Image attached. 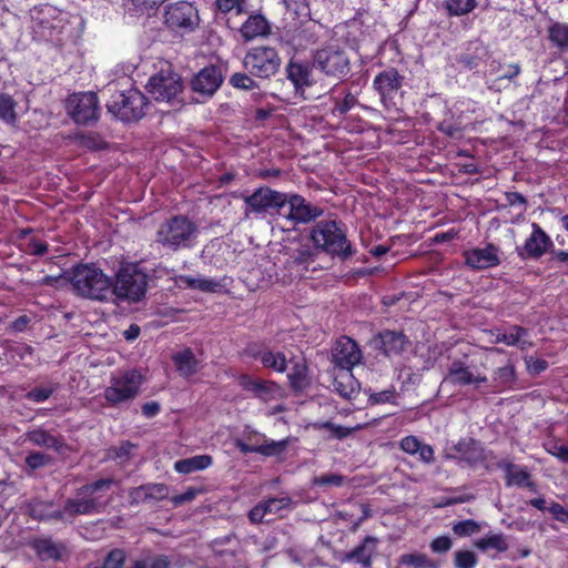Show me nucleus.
Segmentation results:
<instances>
[{"instance_id": "nucleus-36", "label": "nucleus", "mask_w": 568, "mask_h": 568, "mask_svg": "<svg viewBox=\"0 0 568 568\" xmlns=\"http://www.w3.org/2000/svg\"><path fill=\"white\" fill-rule=\"evenodd\" d=\"M475 547L484 552H504L508 549V542L503 534H490L477 539Z\"/></svg>"}, {"instance_id": "nucleus-52", "label": "nucleus", "mask_w": 568, "mask_h": 568, "mask_svg": "<svg viewBox=\"0 0 568 568\" xmlns=\"http://www.w3.org/2000/svg\"><path fill=\"white\" fill-rule=\"evenodd\" d=\"M318 428L327 429L331 433V436L337 439H342L352 434V428H346L339 425H335L331 422H325L318 425Z\"/></svg>"}, {"instance_id": "nucleus-40", "label": "nucleus", "mask_w": 568, "mask_h": 568, "mask_svg": "<svg viewBox=\"0 0 568 568\" xmlns=\"http://www.w3.org/2000/svg\"><path fill=\"white\" fill-rule=\"evenodd\" d=\"M516 379L515 366L511 363L499 367L493 373V383L495 387H510Z\"/></svg>"}, {"instance_id": "nucleus-25", "label": "nucleus", "mask_w": 568, "mask_h": 568, "mask_svg": "<svg viewBox=\"0 0 568 568\" xmlns=\"http://www.w3.org/2000/svg\"><path fill=\"white\" fill-rule=\"evenodd\" d=\"M176 284L181 288L199 290L204 293H217L223 288L221 281L204 276L180 275L176 277Z\"/></svg>"}, {"instance_id": "nucleus-64", "label": "nucleus", "mask_w": 568, "mask_h": 568, "mask_svg": "<svg viewBox=\"0 0 568 568\" xmlns=\"http://www.w3.org/2000/svg\"><path fill=\"white\" fill-rule=\"evenodd\" d=\"M28 252L34 255H43L47 252V244L39 240H32L28 245Z\"/></svg>"}, {"instance_id": "nucleus-33", "label": "nucleus", "mask_w": 568, "mask_h": 568, "mask_svg": "<svg viewBox=\"0 0 568 568\" xmlns=\"http://www.w3.org/2000/svg\"><path fill=\"white\" fill-rule=\"evenodd\" d=\"M548 40L559 53H568V24L555 22L549 26Z\"/></svg>"}, {"instance_id": "nucleus-43", "label": "nucleus", "mask_w": 568, "mask_h": 568, "mask_svg": "<svg viewBox=\"0 0 568 568\" xmlns=\"http://www.w3.org/2000/svg\"><path fill=\"white\" fill-rule=\"evenodd\" d=\"M475 7V0H445V8L452 16L467 14L473 11Z\"/></svg>"}, {"instance_id": "nucleus-28", "label": "nucleus", "mask_w": 568, "mask_h": 568, "mask_svg": "<svg viewBox=\"0 0 568 568\" xmlns=\"http://www.w3.org/2000/svg\"><path fill=\"white\" fill-rule=\"evenodd\" d=\"M495 338L493 342L495 343H504L508 346H516L520 349H526L531 346V343L528 341V332L527 329L520 326H511L508 331L501 332L497 331L494 334Z\"/></svg>"}, {"instance_id": "nucleus-46", "label": "nucleus", "mask_w": 568, "mask_h": 568, "mask_svg": "<svg viewBox=\"0 0 568 568\" xmlns=\"http://www.w3.org/2000/svg\"><path fill=\"white\" fill-rule=\"evenodd\" d=\"M477 562L476 554L470 550H458L455 552L456 568H475Z\"/></svg>"}, {"instance_id": "nucleus-49", "label": "nucleus", "mask_w": 568, "mask_h": 568, "mask_svg": "<svg viewBox=\"0 0 568 568\" xmlns=\"http://www.w3.org/2000/svg\"><path fill=\"white\" fill-rule=\"evenodd\" d=\"M204 490L202 488L189 487L183 494L175 495L171 498L173 506L178 507L190 503Z\"/></svg>"}, {"instance_id": "nucleus-45", "label": "nucleus", "mask_w": 568, "mask_h": 568, "mask_svg": "<svg viewBox=\"0 0 568 568\" xmlns=\"http://www.w3.org/2000/svg\"><path fill=\"white\" fill-rule=\"evenodd\" d=\"M453 531L459 537H467L477 534L480 530V525L471 519L458 521L453 525Z\"/></svg>"}, {"instance_id": "nucleus-38", "label": "nucleus", "mask_w": 568, "mask_h": 568, "mask_svg": "<svg viewBox=\"0 0 568 568\" xmlns=\"http://www.w3.org/2000/svg\"><path fill=\"white\" fill-rule=\"evenodd\" d=\"M398 564L405 568H437V565L425 554H404Z\"/></svg>"}, {"instance_id": "nucleus-21", "label": "nucleus", "mask_w": 568, "mask_h": 568, "mask_svg": "<svg viewBox=\"0 0 568 568\" xmlns=\"http://www.w3.org/2000/svg\"><path fill=\"white\" fill-rule=\"evenodd\" d=\"M286 203L290 206L287 219L295 223H308L322 215V210L313 206L298 194L286 195Z\"/></svg>"}, {"instance_id": "nucleus-19", "label": "nucleus", "mask_w": 568, "mask_h": 568, "mask_svg": "<svg viewBox=\"0 0 568 568\" xmlns=\"http://www.w3.org/2000/svg\"><path fill=\"white\" fill-rule=\"evenodd\" d=\"M403 83V77L394 68L378 73L373 82L375 90L379 93L382 102L387 105L398 92Z\"/></svg>"}, {"instance_id": "nucleus-1", "label": "nucleus", "mask_w": 568, "mask_h": 568, "mask_svg": "<svg viewBox=\"0 0 568 568\" xmlns=\"http://www.w3.org/2000/svg\"><path fill=\"white\" fill-rule=\"evenodd\" d=\"M112 479H99L78 489L75 496L67 500L63 508L52 503L34 501L31 505L32 517L40 520H69L79 515L101 513L109 503L105 493L110 490Z\"/></svg>"}, {"instance_id": "nucleus-48", "label": "nucleus", "mask_w": 568, "mask_h": 568, "mask_svg": "<svg viewBox=\"0 0 568 568\" xmlns=\"http://www.w3.org/2000/svg\"><path fill=\"white\" fill-rule=\"evenodd\" d=\"M230 83L241 90H254L257 88V83L247 74L245 73H234L230 78Z\"/></svg>"}, {"instance_id": "nucleus-30", "label": "nucleus", "mask_w": 568, "mask_h": 568, "mask_svg": "<svg viewBox=\"0 0 568 568\" xmlns=\"http://www.w3.org/2000/svg\"><path fill=\"white\" fill-rule=\"evenodd\" d=\"M172 359L179 374L184 377L194 375L200 368V362L190 348L174 354Z\"/></svg>"}, {"instance_id": "nucleus-11", "label": "nucleus", "mask_w": 568, "mask_h": 568, "mask_svg": "<svg viewBox=\"0 0 568 568\" xmlns=\"http://www.w3.org/2000/svg\"><path fill=\"white\" fill-rule=\"evenodd\" d=\"M141 386V375L136 371H128L118 376H112L110 385L104 390V398L112 405L133 399Z\"/></svg>"}, {"instance_id": "nucleus-50", "label": "nucleus", "mask_w": 568, "mask_h": 568, "mask_svg": "<svg viewBox=\"0 0 568 568\" xmlns=\"http://www.w3.org/2000/svg\"><path fill=\"white\" fill-rule=\"evenodd\" d=\"M50 460L51 458L49 455L39 452L31 453L26 457V464L31 469L44 467L50 463Z\"/></svg>"}, {"instance_id": "nucleus-16", "label": "nucleus", "mask_w": 568, "mask_h": 568, "mask_svg": "<svg viewBox=\"0 0 568 568\" xmlns=\"http://www.w3.org/2000/svg\"><path fill=\"white\" fill-rule=\"evenodd\" d=\"M239 385L252 396L267 403L282 397V388L272 381H263L250 375H242Z\"/></svg>"}, {"instance_id": "nucleus-35", "label": "nucleus", "mask_w": 568, "mask_h": 568, "mask_svg": "<svg viewBox=\"0 0 568 568\" xmlns=\"http://www.w3.org/2000/svg\"><path fill=\"white\" fill-rule=\"evenodd\" d=\"M252 356L258 358L264 367L272 368L275 372L283 373L287 368V361L282 352L263 349L258 353H252Z\"/></svg>"}, {"instance_id": "nucleus-42", "label": "nucleus", "mask_w": 568, "mask_h": 568, "mask_svg": "<svg viewBox=\"0 0 568 568\" xmlns=\"http://www.w3.org/2000/svg\"><path fill=\"white\" fill-rule=\"evenodd\" d=\"M237 447L243 453H261L266 456L280 454L285 448V442H271L261 446H250L244 443H239Z\"/></svg>"}, {"instance_id": "nucleus-34", "label": "nucleus", "mask_w": 568, "mask_h": 568, "mask_svg": "<svg viewBox=\"0 0 568 568\" xmlns=\"http://www.w3.org/2000/svg\"><path fill=\"white\" fill-rule=\"evenodd\" d=\"M212 465V457L209 455H197L175 462L174 469L180 474H191L206 469Z\"/></svg>"}, {"instance_id": "nucleus-23", "label": "nucleus", "mask_w": 568, "mask_h": 568, "mask_svg": "<svg viewBox=\"0 0 568 568\" xmlns=\"http://www.w3.org/2000/svg\"><path fill=\"white\" fill-rule=\"evenodd\" d=\"M291 505L288 497H274L261 501L248 513V519L253 524L262 523L268 515L282 516V511Z\"/></svg>"}, {"instance_id": "nucleus-60", "label": "nucleus", "mask_w": 568, "mask_h": 568, "mask_svg": "<svg viewBox=\"0 0 568 568\" xmlns=\"http://www.w3.org/2000/svg\"><path fill=\"white\" fill-rule=\"evenodd\" d=\"M548 511L555 519L568 524V509L562 507L560 504L551 501L549 504Z\"/></svg>"}, {"instance_id": "nucleus-18", "label": "nucleus", "mask_w": 568, "mask_h": 568, "mask_svg": "<svg viewBox=\"0 0 568 568\" xmlns=\"http://www.w3.org/2000/svg\"><path fill=\"white\" fill-rule=\"evenodd\" d=\"M362 359V352L349 337H341L333 351V361L338 368H353Z\"/></svg>"}, {"instance_id": "nucleus-8", "label": "nucleus", "mask_w": 568, "mask_h": 568, "mask_svg": "<svg viewBox=\"0 0 568 568\" xmlns=\"http://www.w3.org/2000/svg\"><path fill=\"white\" fill-rule=\"evenodd\" d=\"M30 17L33 31L45 40H54L68 23L67 14L51 4L33 7Z\"/></svg>"}, {"instance_id": "nucleus-6", "label": "nucleus", "mask_w": 568, "mask_h": 568, "mask_svg": "<svg viewBox=\"0 0 568 568\" xmlns=\"http://www.w3.org/2000/svg\"><path fill=\"white\" fill-rule=\"evenodd\" d=\"M312 241L317 248L338 256L352 255L351 244L335 221H321L312 230Z\"/></svg>"}, {"instance_id": "nucleus-63", "label": "nucleus", "mask_w": 568, "mask_h": 568, "mask_svg": "<svg viewBox=\"0 0 568 568\" xmlns=\"http://www.w3.org/2000/svg\"><path fill=\"white\" fill-rule=\"evenodd\" d=\"M417 454L419 456V459L426 464H430L434 460V449L430 445L422 443Z\"/></svg>"}, {"instance_id": "nucleus-57", "label": "nucleus", "mask_w": 568, "mask_h": 568, "mask_svg": "<svg viewBox=\"0 0 568 568\" xmlns=\"http://www.w3.org/2000/svg\"><path fill=\"white\" fill-rule=\"evenodd\" d=\"M546 449L552 456L559 458L560 460L568 462V447L558 442H549L546 445Z\"/></svg>"}, {"instance_id": "nucleus-7", "label": "nucleus", "mask_w": 568, "mask_h": 568, "mask_svg": "<svg viewBox=\"0 0 568 568\" xmlns=\"http://www.w3.org/2000/svg\"><path fill=\"white\" fill-rule=\"evenodd\" d=\"M146 97L138 89L116 92L106 103L109 112L121 121H136L145 114Z\"/></svg>"}, {"instance_id": "nucleus-22", "label": "nucleus", "mask_w": 568, "mask_h": 568, "mask_svg": "<svg viewBox=\"0 0 568 568\" xmlns=\"http://www.w3.org/2000/svg\"><path fill=\"white\" fill-rule=\"evenodd\" d=\"M531 227L532 232L525 241L519 254L526 257L538 258L552 246V241L537 223H532Z\"/></svg>"}, {"instance_id": "nucleus-20", "label": "nucleus", "mask_w": 568, "mask_h": 568, "mask_svg": "<svg viewBox=\"0 0 568 568\" xmlns=\"http://www.w3.org/2000/svg\"><path fill=\"white\" fill-rule=\"evenodd\" d=\"M222 83V74L214 65L205 67L199 71L191 81V88L202 97H211Z\"/></svg>"}, {"instance_id": "nucleus-47", "label": "nucleus", "mask_w": 568, "mask_h": 568, "mask_svg": "<svg viewBox=\"0 0 568 568\" xmlns=\"http://www.w3.org/2000/svg\"><path fill=\"white\" fill-rule=\"evenodd\" d=\"M126 556L125 552L121 549L111 550L102 565V568H123Z\"/></svg>"}, {"instance_id": "nucleus-51", "label": "nucleus", "mask_w": 568, "mask_h": 568, "mask_svg": "<svg viewBox=\"0 0 568 568\" xmlns=\"http://www.w3.org/2000/svg\"><path fill=\"white\" fill-rule=\"evenodd\" d=\"M345 477L338 474H326L314 479V484L317 486H335L339 487L344 485Z\"/></svg>"}, {"instance_id": "nucleus-44", "label": "nucleus", "mask_w": 568, "mask_h": 568, "mask_svg": "<svg viewBox=\"0 0 568 568\" xmlns=\"http://www.w3.org/2000/svg\"><path fill=\"white\" fill-rule=\"evenodd\" d=\"M37 550H38V554L43 559H49V558L58 559L62 555L61 547L53 544L51 540H47V539L39 540L37 542Z\"/></svg>"}, {"instance_id": "nucleus-54", "label": "nucleus", "mask_w": 568, "mask_h": 568, "mask_svg": "<svg viewBox=\"0 0 568 568\" xmlns=\"http://www.w3.org/2000/svg\"><path fill=\"white\" fill-rule=\"evenodd\" d=\"M244 1L245 0H216L215 3L217 9L223 13H227L231 11L241 13Z\"/></svg>"}, {"instance_id": "nucleus-2", "label": "nucleus", "mask_w": 568, "mask_h": 568, "mask_svg": "<svg viewBox=\"0 0 568 568\" xmlns=\"http://www.w3.org/2000/svg\"><path fill=\"white\" fill-rule=\"evenodd\" d=\"M70 282L74 292L85 298L104 301L112 294V280L92 264L77 265Z\"/></svg>"}, {"instance_id": "nucleus-9", "label": "nucleus", "mask_w": 568, "mask_h": 568, "mask_svg": "<svg viewBox=\"0 0 568 568\" xmlns=\"http://www.w3.org/2000/svg\"><path fill=\"white\" fill-rule=\"evenodd\" d=\"M164 23L175 32L190 33L200 24L199 10L189 1L171 2L164 10Z\"/></svg>"}, {"instance_id": "nucleus-39", "label": "nucleus", "mask_w": 568, "mask_h": 568, "mask_svg": "<svg viewBox=\"0 0 568 568\" xmlns=\"http://www.w3.org/2000/svg\"><path fill=\"white\" fill-rule=\"evenodd\" d=\"M287 378L291 386L296 390L304 389L307 386V367L303 359L293 364L290 373L287 374Z\"/></svg>"}, {"instance_id": "nucleus-56", "label": "nucleus", "mask_w": 568, "mask_h": 568, "mask_svg": "<svg viewBox=\"0 0 568 568\" xmlns=\"http://www.w3.org/2000/svg\"><path fill=\"white\" fill-rule=\"evenodd\" d=\"M146 494L149 499H158L161 500L168 496L169 488L164 484H148Z\"/></svg>"}, {"instance_id": "nucleus-53", "label": "nucleus", "mask_w": 568, "mask_h": 568, "mask_svg": "<svg viewBox=\"0 0 568 568\" xmlns=\"http://www.w3.org/2000/svg\"><path fill=\"white\" fill-rule=\"evenodd\" d=\"M357 99L352 93H346L342 101H336L333 113L345 114L355 106Z\"/></svg>"}, {"instance_id": "nucleus-41", "label": "nucleus", "mask_w": 568, "mask_h": 568, "mask_svg": "<svg viewBox=\"0 0 568 568\" xmlns=\"http://www.w3.org/2000/svg\"><path fill=\"white\" fill-rule=\"evenodd\" d=\"M16 106L17 102L11 95L0 93V119L7 124H16L18 120Z\"/></svg>"}, {"instance_id": "nucleus-27", "label": "nucleus", "mask_w": 568, "mask_h": 568, "mask_svg": "<svg viewBox=\"0 0 568 568\" xmlns=\"http://www.w3.org/2000/svg\"><path fill=\"white\" fill-rule=\"evenodd\" d=\"M334 389L345 398H352L359 390V384L352 374V368H338L335 373Z\"/></svg>"}, {"instance_id": "nucleus-26", "label": "nucleus", "mask_w": 568, "mask_h": 568, "mask_svg": "<svg viewBox=\"0 0 568 568\" xmlns=\"http://www.w3.org/2000/svg\"><path fill=\"white\" fill-rule=\"evenodd\" d=\"M286 73L296 92L301 94L314 82L311 68L301 62L291 61L286 67Z\"/></svg>"}, {"instance_id": "nucleus-58", "label": "nucleus", "mask_w": 568, "mask_h": 568, "mask_svg": "<svg viewBox=\"0 0 568 568\" xmlns=\"http://www.w3.org/2000/svg\"><path fill=\"white\" fill-rule=\"evenodd\" d=\"M452 546H453V541L449 537L439 536L430 542L429 547L433 552L445 554L452 548Z\"/></svg>"}, {"instance_id": "nucleus-17", "label": "nucleus", "mask_w": 568, "mask_h": 568, "mask_svg": "<svg viewBox=\"0 0 568 568\" xmlns=\"http://www.w3.org/2000/svg\"><path fill=\"white\" fill-rule=\"evenodd\" d=\"M464 256L466 265L471 270H485L500 264V250L494 244L470 248Z\"/></svg>"}, {"instance_id": "nucleus-12", "label": "nucleus", "mask_w": 568, "mask_h": 568, "mask_svg": "<svg viewBox=\"0 0 568 568\" xmlns=\"http://www.w3.org/2000/svg\"><path fill=\"white\" fill-rule=\"evenodd\" d=\"M68 114L79 124H90L99 115V101L93 92L71 94L67 100Z\"/></svg>"}, {"instance_id": "nucleus-4", "label": "nucleus", "mask_w": 568, "mask_h": 568, "mask_svg": "<svg viewBox=\"0 0 568 568\" xmlns=\"http://www.w3.org/2000/svg\"><path fill=\"white\" fill-rule=\"evenodd\" d=\"M146 90L155 101L174 106L183 102L182 77L169 63H164L156 73L150 77Z\"/></svg>"}, {"instance_id": "nucleus-10", "label": "nucleus", "mask_w": 568, "mask_h": 568, "mask_svg": "<svg viewBox=\"0 0 568 568\" xmlns=\"http://www.w3.org/2000/svg\"><path fill=\"white\" fill-rule=\"evenodd\" d=\"M243 65L250 74L261 79H268L278 71L281 58L274 48L256 47L246 53Z\"/></svg>"}, {"instance_id": "nucleus-62", "label": "nucleus", "mask_w": 568, "mask_h": 568, "mask_svg": "<svg viewBox=\"0 0 568 568\" xmlns=\"http://www.w3.org/2000/svg\"><path fill=\"white\" fill-rule=\"evenodd\" d=\"M528 369L534 374H539L547 368V362L545 359L529 357L526 359Z\"/></svg>"}, {"instance_id": "nucleus-15", "label": "nucleus", "mask_w": 568, "mask_h": 568, "mask_svg": "<svg viewBox=\"0 0 568 568\" xmlns=\"http://www.w3.org/2000/svg\"><path fill=\"white\" fill-rule=\"evenodd\" d=\"M244 202L252 212L262 213L268 209L283 207L286 204V194L270 187H260L245 196Z\"/></svg>"}, {"instance_id": "nucleus-13", "label": "nucleus", "mask_w": 568, "mask_h": 568, "mask_svg": "<svg viewBox=\"0 0 568 568\" xmlns=\"http://www.w3.org/2000/svg\"><path fill=\"white\" fill-rule=\"evenodd\" d=\"M348 58L335 45L318 50L314 57V65L327 75L342 77L348 72Z\"/></svg>"}, {"instance_id": "nucleus-32", "label": "nucleus", "mask_w": 568, "mask_h": 568, "mask_svg": "<svg viewBox=\"0 0 568 568\" xmlns=\"http://www.w3.org/2000/svg\"><path fill=\"white\" fill-rule=\"evenodd\" d=\"M26 439L36 446L51 448L57 452H61L64 446V443L61 438L55 437L41 428L26 433Z\"/></svg>"}, {"instance_id": "nucleus-5", "label": "nucleus", "mask_w": 568, "mask_h": 568, "mask_svg": "<svg viewBox=\"0 0 568 568\" xmlns=\"http://www.w3.org/2000/svg\"><path fill=\"white\" fill-rule=\"evenodd\" d=\"M148 275L138 264H123L118 274L116 281L112 283V293L122 300L131 302L140 301L146 293Z\"/></svg>"}, {"instance_id": "nucleus-31", "label": "nucleus", "mask_w": 568, "mask_h": 568, "mask_svg": "<svg viewBox=\"0 0 568 568\" xmlns=\"http://www.w3.org/2000/svg\"><path fill=\"white\" fill-rule=\"evenodd\" d=\"M268 22L263 16H250L241 27V34L245 40H253L268 33Z\"/></svg>"}, {"instance_id": "nucleus-55", "label": "nucleus", "mask_w": 568, "mask_h": 568, "mask_svg": "<svg viewBox=\"0 0 568 568\" xmlns=\"http://www.w3.org/2000/svg\"><path fill=\"white\" fill-rule=\"evenodd\" d=\"M52 393L53 388L51 387H37L28 392L26 398L34 403H42L47 400Z\"/></svg>"}, {"instance_id": "nucleus-29", "label": "nucleus", "mask_w": 568, "mask_h": 568, "mask_svg": "<svg viewBox=\"0 0 568 568\" xmlns=\"http://www.w3.org/2000/svg\"><path fill=\"white\" fill-rule=\"evenodd\" d=\"M378 346L386 356L399 355L406 347L407 341L402 333L386 331L378 336Z\"/></svg>"}, {"instance_id": "nucleus-14", "label": "nucleus", "mask_w": 568, "mask_h": 568, "mask_svg": "<svg viewBox=\"0 0 568 568\" xmlns=\"http://www.w3.org/2000/svg\"><path fill=\"white\" fill-rule=\"evenodd\" d=\"M487 382L488 378L485 374L477 372L474 367L468 366L465 362L454 361L448 366L447 374L443 379V385H473L478 388L480 385L486 384Z\"/></svg>"}, {"instance_id": "nucleus-59", "label": "nucleus", "mask_w": 568, "mask_h": 568, "mask_svg": "<svg viewBox=\"0 0 568 568\" xmlns=\"http://www.w3.org/2000/svg\"><path fill=\"white\" fill-rule=\"evenodd\" d=\"M400 448L410 455H416L422 443L415 436H406L400 440Z\"/></svg>"}, {"instance_id": "nucleus-3", "label": "nucleus", "mask_w": 568, "mask_h": 568, "mask_svg": "<svg viewBox=\"0 0 568 568\" xmlns=\"http://www.w3.org/2000/svg\"><path fill=\"white\" fill-rule=\"evenodd\" d=\"M197 226L186 216L176 215L160 224L155 242L171 251L193 246L197 237Z\"/></svg>"}, {"instance_id": "nucleus-37", "label": "nucleus", "mask_w": 568, "mask_h": 568, "mask_svg": "<svg viewBox=\"0 0 568 568\" xmlns=\"http://www.w3.org/2000/svg\"><path fill=\"white\" fill-rule=\"evenodd\" d=\"M505 469L508 486L516 485L528 487L531 490L536 489L535 484L530 480L529 474L525 469L518 468L513 464H507Z\"/></svg>"}, {"instance_id": "nucleus-61", "label": "nucleus", "mask_w": 568, "mask_h": 568, "mask_svg": "<svg viewBox=\"0 0 568 568\" xmlns=\"http://www.w3.org/2000/svg\"><path fill=\"white\" fill-rule=\"evenodd\" d=\"M395 396L394 390L385 389L383 392L374 393L369 396V400L374 404L389 403Z\"/></svg>"}, {"instance_id": "nucleus-24", "label": "nucleus", "mask_w": 568, "mask_h": 568, "mask_svg": "<svg viewBox=\"0 0 568 568\" xmlns=\"http://www.w3.org/2000/svg\"><path fill=\"white\" fill-rule=\"evenodd\" d=\"M378 540L375 537H366L363 542L344 556L345 561L356 562L364 568H369L372 558L376 552Z\"/></svg>"}]
</instances>
